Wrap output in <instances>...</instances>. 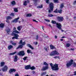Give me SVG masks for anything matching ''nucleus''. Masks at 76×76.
Masks as SVG:
<instances>
[{
	"label": "nucleus",
	"mask_w": 76,
	"mask_h": 76,
	"mask_svg": "<svg viewBox=\"0 0 76 76\" xmlns=\"http://www.w3.org/2000/svg\"><path fill=\"white\" fill-rule=\"evenodd\" d=\"M50 66L52 68V70H58V64H55L54 65L53 64L51 63L50 64Z\"/></svg>",
	"instance_id": "f257e3e1"
},
{
	"label": "nucleus",
	"mask_w": 76,
	"mask_h": 76,
	"mask_svg": "<svg viewBox=\"0 0 76 76\" xmlns=\"http://www.w3.org/2000/svg\"><path fill=\"white\" fill-rule=\"evenodd\" d=\"M51 23L53 24H56V27H57L59 29H61V24L60 23H56V21L53 20H52Z\"/></svg>",
	"instance_id": "f03ea898"
},
{
	"label": "nucleus",
	"mask_w": 76,
	"mask_h": 76,
	"mask_svg": "<svg viewBox=\"0 0 76 76\" xmlns=\"http://www.w3.org/2000/svg\"><path fill=\"white\" fill-rule=\"evenodd\" d=\"M73 60H71L70 61H69V63H66V65L67 67H69L70 66L73 64Z\"/></svg>",
	"instance_id": "7ed1b4c3"
},
{
	"label": "nucleus",
	"mask_w": 76,
	"mask_h": 76,
	"mask_svg": "<svg viewBox=\"0 0 76 76\" xmlns=\"http://www.w3.org/2000/svg\"><path fill=\"white\" fill-rule=\"evenodd\" d=\"M57 19L59 22H62L63 21V17H58L57 18Z\"/></svg>",
	"instance_id": "20e7f679"
},
{
	"label": "nucleus",
	"mask_w": 76,
	"mask_h": 76,
	"mask_svg": "<svg viewBox=\"0 0 76 76\" xmlns=\"http://www.w3.org/2000/svg\"><path fill=\"white\" fill-rule=\"evenodd\" d=\"M49 6L50 7V10L52 11H53V8H54V4H53V3H51L50 4Z\"/></svg>",
	"instance_id": "39448f33"
},
{
	"label": "nucleus",
	"mask_w": 76,
	"mask_h": 76,
	"mask_svg": "<svg viewBox=\"0 0 76 76\" xmlns=\"http://www.w3.org/2000/svg\"><path fill=\"white\" fill-rule=\"evenodd\" d=\"M18 54L19 55V56H23L25 55V52H24V51H21L18 53Z\"/></svg>",
	"instance_id": "423d86ee"
},
{
	"label": "nucleus",
	"mask_w": 76,
	"mask_h": 76,
	"mask_svg": "<svg viewBox=\"0 0 76 76\" xmlns=\"http://www.w3.org/2000/svg\"><path fill=\"white\" fill-rule=\"evenodd\" d=\"M8 69V67L7 66H5L2 69V70L3 72H4L5 71H7Z\"/></svg>",
	"instance_id": "0eeeda50"
},
{
	"label": "nucleus",
	"mask_w": 76,
	"mask_h": 76,
	"mask_svg": "<svg viewBox=\"0 0 76 76\" xmlns=\"http://www.w3.org/2000/svg\"><path fill=\"white\" fill-rule=\"evenodd\" d=\"M16 71V70L15 69H11L10 70L9 73L11 74L12 72H15Z\"/></svg>",
	"instance_id": "6e6552de"
},
{
	"label": "nucleus",
	"mask_w": 76,
	"mask_h": 76,
	"mask_svg": "<svg viewBox=\"0 0 76 76\" xmlns=\"http://www.w3.org/2000/svg\"><path fill=\"white\" fill-rule=\"evenodd\" d=\"M48 69V66H46L45 67L43 66V69H42V70H46Z\"/></svg>",
	"instance_id": "1a4fd4ad"
},
{
	"label": "nucleus",
	"mask_w": 76,
	"mask_h": 76,
	"mask_svg": "<svg viewBox=\"0 0 76 76\" xmlns=\"http://www.w3.org/2000/svg\"><path fill=\"white\" fill-rule=\"evenodd\" d=\"M30 68H31V65H27L25 66V69L26 70H28V69H30Z\"/></svg>",
	"instance_id": "9d476101"
},
{
	"label": "nucleus",
	"mask_w": 76,
	"mask_h": 76,
	"mask_svg": "<svg viewBox=\"0 0 76 76\" xmlns=\"http://www.w3.org/2000/svg\"><path fill=\"white\" fill-rule=\"evenodd\" d=\"M52 52H53V53L54 56L55 55H58V54H59V53H58L57 52V51L56 50H54Z\"/></svg>",
	"instance_id": "9b49d317"
},
{
	"label": "nucleus",
	"mask_w": 76,
	"mask_h": 76,
	"mask_svg": "<svg viewBox=\"0 0 76 76\" xmlns=\"http://www.w3.org/2000/svg\"><path fill=\"white\" fill-rule=\"evenodd\" d=\"M50 47L52 50H56V48L54 46L51 45H50Z\"/></svg>",
	"instance_id": "f8f14e48"
},
{
	"label": "nucleus",
	"mask_w": 76,
	"mask_h": 76,
	"mask_svg": "<svg viewBox=\"0 0 76 76\" xmlns=\"http://www.w3.org/2000/svg\"><path fill=\"white\" fill-rule=\"evenodd\" d=\"M19 19V17H18L17 18H16L15 20H13L12 22H15V23H16L18 22V19Z\"/></svg>",
	"instance_id": "ddd939ff"
},
{
	"label": "nucleus",
	"mask_w": 76,
	"mask_h": 76,
	"mask_svg": "<svg viewBox=\"0 0 76 76\" xmlns=\"http://www.w3.org/2000/svg\"><path fill=\"white\" fill-rule=\"evenodd\" d=\"M17 61H18V56L16 55L14 57V62H16Z\"/></svg>",
	"instance_id": "4468645a"
},
{
	"label": "nucleus",
	"mask_w": 76,
	"mask_h": 76,
	"mask_svg": "<svg viewBox=\"0 0 76 76\" xmlns=\"http://www.w3.org/2000/svg\"><path fill=\"white\" fill-rule=\"evenodd\" d=\"M12 33L13 34H19L20 32L18 31L14 30L12 32Z\"/></svg>",
	"instance_id": "2eb2a0df"
},
{
	"label": "nucleus",
	"mask_w": 76,
	"mask_h": 76,
	"mask_svg": "<svg viewBox=\"0 0 76 76\" xmlns=\"http://www.w3.org/2000/svg\"><path fill=\"white\" fill-rule=\"evenodd\" d=\"M27 53H28V54H29L30 53V54H33V53H32V51L29 49L27 50Z\"/></svg>",
	"instance_id": "dca6fc26"
},
{
	"label": "nucleus",
	"mask_w": 76,
	"mask_h": 76,
	"mask_svg": "<svg viewBox=\"0 0 76 76\" xmlns=\"http://www.w3.org/2000/svg\"><path fill=\"white\" fill-rule=\"evenodd\" d=\"M4 24L3 23H1L0 24V28H4Z\"/></svg>",
	"instance_id": "f3484780"
},
{
	"label": "nucleus",
	"mask_w": 76,
	"mask_h": 76,
	"mask_svg": "<svg viewBox=\"0 0 76 76\" xmlns=\"http://www.w3.org/2000/svg\"><path fill=\"white\" fill-rule=\"evenodd\" d=\"M11 4H12V6H14L15 5V1H12L11 2Z\"/></svg>",
	"instance_id": "a211bd4d"
},
{
	"label": "nucleus",
	"mask_w": 76,
	"mask_h": 76,
	"mask_svg": "<svg viewBox=\"0 0 76 76\" xmlns=\"http://www.w3.org/2000/svg\"><path fill=\"white\" fill-rule=\"evenodd\" d=\"M27 46L31 49V50H34V48L31 45L29 44L27 45Z\"/></svg>",
	"instance_id": "6ab92c4d"
},
{
	"label": "nucleus",
	"mask_w": 76,
	"mask_h": 76,
	"mask_svg": "<svg viewBox=\"0 0 76 76\" xmlns=\"http://www.w3.org/2000/svg\"><path fill=\"white\" fill-rule=\"evenodd\" d=\"M21 29H22V26H19L17 27V29L18 31H20Z\"/></svg>",
	"instance_id": "aec40b11"
},
{
	"label": "nucleus",
	"mask_w": 76,
	"mask_h": 76,
	"mask_svg": "<svg viewBox=\"0 0 76 76\" xmlns=\"http://www.w3.org/2000/svg\"><path fill=\"white\" fill-rule=\"evenodd\" d=\"M30 69H31V70H35V66H32V67H31V66H30Z\"/></svg>",
	"instance_id": "412c9836"
},
{
	"label": "nucleus",
	"mask_w": 76,
	"mask_h": 76,
	"mask_svg": "<svg viewBox=\"0 0 76 76\" xmlns=\"http://www.w3.org/2000/svg\"><path fill=\"white\" fill-rule=\"evenodd\" d=\"M32 16V15L31 14H28L26 15L27 17H31V16Z\"/></svg>",
	"instance_id": "4be33fe9"
},
{
	"label": "nucleus",
	"mask_w": 76,
	"mask_h": 76,
	"mask_svg": "<svg viewBox=\"0 0 76 76\" xmlns=\"http://www.w3.org/2000/svg\"><path fill=\"white\" fill-rule=\"evenodd\" d=\"M13 48V46L12 45H10L8 46V48L9 50H10L11 48Z\"/></svg>",
	"instance_id": "5701e85b"
},
{
	"label": "nucleus",
	"mask_w": 76,
	"mask_h": 76,
	"mask_svg": "<svg viewBox=\"0 0 76 76\" xmlns=\"http://www.w3.org/2000/svg\"><path fill=\"white\" fill-rule=\"evenodd\" d=\"M23 47V46H22V45H19L18 47L17 48V49H18V48H22Z\"/></svg>",
	"instance_id": "b1692460"
},
{
	"label": "nucleus",
	"mask_w": 76,
	"mask_h": 76,
	"mask_svg": "<svg viewBox=\"0 0 76 76\" xmlns=\"http://www.w3.org/2000/svg\"><path fill=\"white\" fill-rule=\"evenodd\" d=\"M4 65V62H1V66L2 67V66H3Z\"/></svg>",
	"instance_id": "393cba45"
},
{
	"label": "nucleus",
	"mask_w": 76,
	"mask_h": 76,
	"mask_svg": "<svg viewBox=\"0 0 76 76\" xmlns=\"http://www.w3.org/2000/svg\"><path fill=\"white\" fill-rule=\"evenodd\" d=\"M49 56H53L54 55V54L53 53V52H52L50 53Z\"/></svg>",
	"instance_id": "a878e982"
},
{
	"label": "nucleus",
	"mask_w": 76,
	"mask_h": 76,
	"mask_svg": "<svg viewBox=\"0 0 76 76\" xmlns=\"http://www.w3.org/2000/svg\"><path fill=\"white\" fill-rule=\"evenodd\" d=\"M10 43L12 44V45H16V43H14V42H13V41H10Z\"/></svg>",
	"instance_id": "bb28decb"
},
{
	"label": "nucleus",
	"mask_w": 76,
	"mask_h": 76,
	"mask_svg": "<svg viewBox=\"0 0 76 76\" xmlns=\"http://www.w3.org/2000/svg\"><path fill=\"white\" fill-rule=\"evenodd\" d=\"M63 7H64V4H61L60 7V8L62 9Z\"/></svg>",
	"instance_id": "cd10ccee"
},
{
	"label": "nucleus",
	"mask_w": 76,
	"mask_h": 76,
	"mask_svg": "<svg viewBox=\"0 0 76 76\" xmlns=\"http://www.w3.org/2000/svg\"><path fill=\"white\" fill-rule=\"evenodd\" d=\"M16 51L14 52L13 53H10V55H14V54H16Z\"/></svg>",
	"instance_id": "c85d7f7f"
},
{
	"label": "nucleus",
	"mask_w": 76,
	"mask_h": 76,
	"mask_svg": "<svg viewBox=\"0 0 76 76\" xmlns=\"http://www.w3.org/2000/svg\"><path fill=\"white\" fill-rule=\"evenodd\" d=\"M12 17L10 16H8L7 18V20H9V19H11Z\"/></svg>",
	"instance_id": "c756f323"
},
{
	"label": "nucleus",
	"mask_w": 76,
	"mask_h": 76,
	"mask_svg": "<svg viewBox=\"0 0 76 76\" xmlns=\"http://www.w3.org/2000/svg\"><path fill=\"white\" fill-rule=\"evenodd\" d=\"M43 64L44 65H45L46 66H48V64L46 63L45 62H44L43 63Z\"/></svg>",
	"instance_id": "7c9ffc66"
},
{
	"label": "nucleus",
	"mask_w": 76,
	"mask_h": 76,
	"mask_svg": "<svg viewBox=\"0 0 76 76\" xmlns=\"http://www.w3.org/2000/svg\"><path fill=\"white\" fill-rule=\"evenodd\" d=\"M37 8H38V9H41V8H42V5H41L40 6L37 7Z\"/></svg>",
	"instance_id": "2f4dec72"
},
{
	"label": "nucleus",
	"mask_w": 76,
	"mask_h": 76,
	"mask_svg": "<svg viewBox=\"0 0 76 76\" xmlns=\"http://www.w3.org/2000/svg\"><path fill=\"white\" fill-rule=\"evenodd\" d=\"M48 17H53V14H48Z\"/></svg>",
	"instance_id": "473e14b6"
},
{
	"label": "nucleus",
	"mask_w": 76,
	"mask_h": 76,
	"mask_svg": "<svg viewBox=\"0 0 76 76\" xmlns=\"http://www.w3.org/2000/svg\"><path fill=\"white\" fill-rule=\"evenodd\" d=\"M66 45L67 47H70V44L69 43H67L66 44Z\"/></svg>",
	"instance_id": "72a5a7b5"
},
{
	"label": "nucleus",
	"mask_w": 76,
	"mask_h": 76,
	"mask_svg": "<svg viewBox=\"0 0 76 76\" xmlns=\"http://www.w3.org/2000/svg\"><path fill=\"white\" fill-rule=\"evenodd\" d=\"M14 36L15 37H19V35L17 34H14Z\"/></svg>",
	"instance_id": "f704fd0d"
},
{
	"label": "nucleus",
	"mask_w": 76,
	"mask_h": 76,
	"mask_svg": "<svg viewBox=\"0 0 76 76\" xmlns=\"http://www.w3.org/2000/svg\"><path fill=\"white\" fill-rule=\"evenodd\" d=\"M6 31H7V33H8V34H9V32H10V29H9L7 30H6Z\"/></svg>",
	"instance_id": "c9c22d12"
},
{
	"label": "nucleus",
	"mask_w": 76,
	"mask_h": 76,
	"mask_svg": "<svg viewBox=\"0 0 76 76\" xmlns=\"http://www.w3.org/2000/svg\"><path fill=\"white\" fill-rule=\"evenodd\" d=\"M23 4L24 6H26V5H27V3L26 2V1H25L24 2Z\"/></svg>",
	"instance_id": "e433bc0d"
},
{
	"label": "nucleus",
	"mask_w": 76,
	"mask_h": 76,
	"mask_svg": "<svg viewBox=\"0 0 76 76\" xmlns=\"http://www.w3.org/2000/svg\"><path fill=\"white\" fill-rule=\"evenodd\" d=\"M14 10L15 12H18V9L17 8H15L14 9Z\"/></svg>",
	"instance_id": "4c0bfd02"
},
{
	"label": "nucleus",
	"mask_w": 76,
	"mask_h": 76,
	"mask_svg": "<svg viewBox=\"0 0 76 76\" xmlns=\"http://www.w3.org/2000/svg\"><path fill=\"white\" fill-rule=\"evenodd\" d=\"M18 37H13L12 38V39H14L15 38V39H18Z\"/></svg>",
	"instance_id": "58836bf2"
},
{
	"label": "nucleus",
	"mask_w": 76,
	"mask_h": 76,
	"mask_svg": "<svg viewBox=\"0 0 76 76\" xmlns=\"http://www.w3.org/2000/svg\"><path fill=\"white\" fill-rule=\"evenodd\" d=\"M55 3H59L58 0H53Z\"/></svg>",
	"instance_id": "ea45409f"
},
{
	"label": "nucleus",
	"mask_w": 76,
	"mask_h": 76,
	"mask_svg": "<svg viewBox=\"0 0 76 76\" xmlns=\"http://www.w3.org/2000/svg\"><path fill=\"white\" fill-rule=\"evenodd\" d=\"M62 12V10H58V12L59 13H61Z\"/></svg>",
	"instance_id": "a19ab883"
},
{
	"label": "nucleus",
	"mask_w": 76,
	"mask_h": 76,
	"mask_svg": "<svg viewBox=\"0 0 76 76\" xmlns=\"http://www.w3.org/2000/svg\"><path fill=\"white\" fill-rule=\"evenodd\" d=\"M28 57H27V56H26L25 57H24V58H23V59L24 60H26V58H27Z\"/></svg>",
	"instance_id": "79ce46f5"
},
{
	"label": "nucleus",
	"mask_w": 76,
	"mask_h": 76,
	"mask_svg": "<svg viewBox=\"0 0 76 76\" xmlns=\"http://www.w3.org/2000/svg\"><path fill=\"white\" fill-rule=\"evenodd\" d=\"M10 15L12 16H15V14L13 13H11L10 14Z\"/></svg>",
	"instance_id": "37998d69"
},
{
	"label": "nucleus",
	"mask_w": 76,
	"mask_h": 76,
	"mask_svg": "<svg viewBox=\"0 0 76 76\" xmlns=\"http://www.w3.org/2000/svg\"><path fill=\"white\" fill-rule=\"evenodd\" d=\"M45 21H46V22H50V20H47V19H45Z\"/></svg>",
	"instance_id": "c03bdc74"
},
{
	"label": "nucleus",
	"mask_w": 76,
	"mask_h": 76,
	"mask_svg": "<svg viewBox=\"0 0 76 76\" xmlns=\"http://www.w3.org/2000/svg\"><path fill=\"white\" fill-rule=\"evenodd\" d=\"M73 66L74 67H76V63L74 62L73 63Z\"/></svg>",
	"instance_id": "a18cd8bd"
},
{
	"label": "nucleus",
	"mask_w": 76,
	"mask_h": 76,
	"mask_svg": "<svg viewBox=\"0 0 76 76\" xmlns=\"http://www.w3.org/2000/svg\"><path fill=\"white\" fill-rule=\"evenodd\" d=\"M46 3L48 4L49 3V0H46Z\"/></svg>",
	"instance_id": "49530a36"
},
{
	"label": "nucleus",
	"mask_w": 76,
	"mask_h": 76,
	"mask_svg": "<svg viewBox=\"0 0 76 76\" xmlns=\"http://www.w3.org/2000/svg\"><path fill=\"white\" fill-rule=\"evenodd\" d=\"M45 74H46V73L45 72L42 73L41 74V75L42 76H43V75H45Z\"/></svg>",
	"instance_id": "de8ad7c7"
},
{
	"label": "nucleus",
	"mask_w": 76,
	"mask_h": 76,
	"mask_svg": "<svg viewBox=\"0 0 76 76\" xmlns=\"http://www.w3.org/2000/svg\"><path fill=\"white\" fill-rule=\"evenodd\" d=\"M6 22H7L8 23H10V22H9V20H6Z\"/></svg>",
	"instance_id": "09e8293b"
},
{
	"label": "nucleus",
	"mask_w": 76,
	"mask_h": 76,
	"mask_svg": "<svg viewBox=\"0 0 76 76\" xmlns=\"http://www.w3.org/2000/svg\"><path fill=\"white\" fill-rule=\"evenodd\" d=\"M54 12L55 13H58V11H57V9H56L54 11Z\"/></svg>",
	"instance_id": "8fccbe9b"
},
{
	"label": "nucleus",
	"mask_w": 76,
	"mask_h": 76,
	"mask_svg": "<svg viewBox=\"0 0 76 76\" xmlns=\"http://www.w3.org/2000/svg\"><path fill=\"white\" fill-rule=\"evenodd\" d=\"M22 40H20V42H19V44H22Z\"/></svg>",
	"instance_id": "3c124183"
},
{
	"label": "nucleus",
	"mask_w": 76,
	"mask_h": 76,
	"mask_svg": "<svg viewBox=\"0 0 76 76\" xmlns=\"http://www.w3.org/2000/svg\"><path fill=\"white\" fill-rule=\"evenodd\" d=\"M36 39H38V35H37L36 37Z\"/></svg>",
	"instance_id": "603ef678"
},
{
	"label": "nucleus",
	"mask_w": 76,
	"mask_h": 76,
	"mask_svg": "<svg viewBox=\"0 0 76 76\" xmlns=\"http://www.w3.org/2000/svg\"><path fill=\"white\" fill-rule=\"evenodd\" d=\"M54 58H58V56H55L54 57Z\"/></svg>",
	"instance_id": "864d4df0"
},
{
	"label": "nucleus",
	"mask_w": 76,
	"mask_h": 76,
	"mask_svg": "<svg viewBox=\"0 0 76 76\" xmlns=\"http://www.w3.org/2000/svg\"><path fill=\"white\" fill-rule=\"evenodd\" d=\"M27 3H29V0H27L26 1Z\"/></svg>",
	"instance_id": "5fc2aeb1"
},
{
	"label": "nucleus",
	"mask_w": 76,
	"mask_h": 76,
	"mask_svg": "<svg viewBox=\"0 0 76 76\" xmlns=\"http://www.w3.org/2000/svg\"><path fill=\"white\" fill-rule=\"evenodd\" d=\"M42 29L43 31H44V26H42Z\"/></svg>",
	"instance_id": "6e6d98bb"
},
{
	"label": "nucleus",
	"mask_w": 76,
	"mask_h": 76,
	"mask_svg": "<svg viewBox=\"0 0 76 76\" xmlns=\"http://www.w3.org/2000/svg\"><path fill=\"white\" fill-rule=\"evenodd\" d=\"M22 45H25V42H24L22 43Z\"/></svg>",
	"instance_id": "4d7b16f0"
},
{
	"label": "nucleus",
	"mask_w": 76,
	"mask_h": 76,
	"mask_svg": "<svg viewBox=\"0 0 76 76\" xmlns=\"http://www.w3.org/2000/svg\"><path fill=\"white\" fill-rule=\"evenodd\" d=\"M55 38L56 39H57V36H56V35H55Z\"/></svg>",
	"instance_id": "13d9d810"
},
{
	"label": "nucleus",
	"mask_w": 76,
	"mask_h": 76,
	"mask_svg": "<svg viewBox=\"0 0 76 76\" xmlns=\"http://www.w3.org/2000/svg\"><path fill=\"white\" fill-rule=\"evenodd\" d=\"M34 44H35V45H37V44H38V42H34Z\"/></svg>",
	"instance_id": "bf43d9fd"
},
{
	"label": "nucleus",
	"mask_w": 76,
	"mask_h": 76,
	"mask_svg": "<svg viewBox=\"0 0 76 76\" xmlns=\"http://www.w3.org/2000/svg\"><path fill=\"white\" fill-rule=\"evenodd\" d=\"M71 50H72V51H74L75 50V49L71 48L70 49Z\"/></svg>",
	"instance_id": "052dcab7"
},
{
	"label": "nucleus",
	"mask_w": 76,
	"mask_h": 76,
	"mask_svg": "<svg viewBox=\"0 0 76 76\" xmlns=\"http://www.w3.org/2000/svg\"><path fill=\"white\" fill-rule=\"evenodd\" d=\"M74 75H76V71H75L74 72Z\"/></svg>",
	"instance_id": "680f3d73"
},
{
	"label": "nucleus",
	"mask_w": 76,
	"mask_h": 76,
	"mask_svg": "<svg viewBox=\"0 0 76 76\" xmlns=\"http://www.w3.org/2000/svg\"><path fill=\"white\" fill-rule=\"evenodd\" d=\"M15 76H19V75H18V74H15Z\"/></svg>",
	"instance_id": "e2e57ef3"
},
{
	"label": "nucleus",
	"mask_w": 76,
	"mask_h": 76,
	"mask_svg": "<svg viewBox=\"0 0 76 76\" xmlns=\"http://www.w3.org/2000/svg\"><path fill=\"white\" fill-rule=\"evenodd\" d=\"M76 1H74V4H76Z\"/></svg>",
	"instance_id": "0e129e2a"
},
{
	"label": "nucleus",
	"mask_w": 76,
	"mask_h": 76,
	"mask_svg": "<svg viewBox=\"0 0 76 76\" xmlns=\"http://www.w3.org/2000/svg\"><path fill=\"white\" fill-rule=\"evenodd\" d=\"M45 48V51H47V48Z\"/></svg>",
	"instance_id": "69168bd1"
},
{
	"label": "nucleus",
	"mask_w": 76,
	"mask_h": 76,
	"mask_svg": "<svg viewBox=\"0 0 76 76\" xmlns=\"http://www.w3.org/2000/svg\"><path fill=\"white\" fill-rule=\"evenodd\" d=\"M33 22H36V20H34V19H33Z\"/></svg>",
	"instance_id": "338daca9"
},
{
	"label": "nucleus",
	"mask_w": 76,
	"mask_h": 76,
	"mask_svg": "<svg viewBox=\"0 0 76 76\" xmlns=\"http://www.w3.org/2000/svg\"><path fill=\"white\" fill-rule=\"evenodd\" d=\"M49 26L50 27H51V28H52V27L51 26V25L49 24Z\"/></svg>",
	"instance_id": "774afa93"
}]
</instances>
